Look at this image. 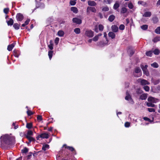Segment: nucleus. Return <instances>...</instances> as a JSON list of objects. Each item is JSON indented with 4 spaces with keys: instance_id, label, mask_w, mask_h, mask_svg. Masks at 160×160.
Wrapping results in <instances>:
<instances>
[{
    "instance_id": "obj_44",
    "label": "nucleus",
    "mask_w": 160,
    "mask_h": 160,
    "mask_svg": "<svg viewBox=\"0 0 160 160\" xmlns=\"http://www.w3.org/2000/svg\"><path fill=\"white\" fill-rule=\"evenodd\" d=\"M27 113L28 116H30L33 114L32 111L29 110H28L27 112Z\"/></svg>"
},
{
    "instance_id": "obj_8",
    "label": "nucleus",
    "mask_w": 160,
    "mask_h": 160,
    "mask_svg": "<svg viewBox=\"0 0 160 160\" xmlns=\"http://www.w3.org/2000/svg\"><path fill=\"white\" fill-rule=\"evenodd\" d=\"M16 18L18 21H21L23 19V16L21 13H18L17 14Z\"/></svg>"
},
{
    "instance_id": "obj_25",
    "label": "nucleus",
    "mask_w": 160,
    "mask_h": 160,
    "mask_svg": "<svg viewBox=\"0 0 160 160\" xmlns=\"http://www.w3.org/2000/svg\"><path fill=\"white\" fill-rule=\"evenodd\" d=\"M152 20L154 23H157L158 21V18L157 17H154L152 18Z\"/></svg>"
},
{
    "instance_id": "obj_50",
    "label": "nucleus",
    "mask_w": 160,
    "mask_h": 160,
    "mask_svg": "<svg viewBox=\"0 0 160 160\" xmlns=\"http://www.w3.org/2000/svg\"><path fill=\"white\" fill-rule=\"evenodd\" d=\"M59 40V39L58 38H56L55 39L54 42L57 45L58 43Z\"/></svg>"
},
{
    "instance_id": "obj_57",
    "label": "nucleus",
    "mask_w": 160,
    "mask_h": 160,
    "mask_svg": "<svg viewBox=\"0 0 160 160\" xmlns=\"http://www.w3.org/2000/svg\"><path fill=\"white\" fill-rule=\"evenodd\" d=\"M128 52L130 53V54L131 56L134 53V52L133 51V50H132L131 51L129 49L128 50Z\"/></svg>"
},
{
    "instance_id": "obj_43",
    "label": "nucleus",
    "mask_w": 160,
    "mask_h": 160,
    "mask_svg": "<svg viewBox=\"0 0 160 160\" xmlns=\"http://www.w3.org/2000/svg\"><path fill=\"white\" fill-rule=\"evenodd\" d=\"M125 28V26L123 24H121L119 27V29L120 30H123Z\"/></svg>"
},
{
    "instance_id": "obj_61",
    "label": "nucleus",
    "mask_w": 160,
    "mask_h": 160,
    "mask_svg": "<svg viewBox=\"0 0 160 160\" xmlns=\"http://www.w3.org/2000/svg\"><path fill=\"white\" fill-rule=\"evenodd\" d=\"M98 17L100 18H103V16L101 13H99L98 14Z\"/></svg>"
},
{
    "instance_id": "obj_60",
    "label": "nucleus",
    "mask_w": 160,
    "mask_h": 160,
    "mask_svg": "<svg viewBox=\"0 0 160 160\" xmlns=\"http://www.w3.org/2000/svg\"><path fill=\"white\" fill-rule=\"evenodd\" d=\"M159 82L160 81L159 80H157L154 82V84L156 85L158 84Z\"/></svg>"
},
{
    "instance_id": "obj_47",
    "label": "nucleus",
    "mask_w": 160,
    "mask_h": 160,
    "mask_svg": "<svg viewBox=\"0 0 160 160\" xmlns=\"http://www.w3.org/2000/svg\"><path fill=\"white\" fill-rule=\"evenodd\" d=\"M33 132L31 130H28V132L26 135H29V136H30V135H33Z\"/></svg>"
},
{
    "instance_id": "obj_3",
    "label": "nucleus",
    "mask_w": 160,
    "mask_h": 160,
    "mask_svg": "<svg viewBox=\"0 0 160 160\" xmlns=\"http://www.w3.org/2000/svg\"><path fill=\"white\" fill-rule=\"evenodd\" d=\"M49 137V135L48 133H43L38 135L37 137V140H39L40 138H48Z\"/></svg>"
},
{
    "instance_id": "obj_11",
    "label": "nucleus",
    "mask_w": 160,
    "mask_h": 160,
    "mask_svg": "<svg viewBox=\"0 0 160 160\" xmlns=\"http://www.w3.org/2000/svg\"><path fill=\"white\" fill-rule=\"evenodd\" d=\"M13 54L15 57L18 58L20 55V52L18 50L15 49L13 51Z\"/></svg>"
},
{
    "instance_id": "obj_54",
    "label": "nucleus",
    "mask_w": 160,
    "mask_h": 160,
    "mask_svg": "<svg viewBox=\"0 0 160 160\" xmlns=\"http://www.w3.org/2000/svg\"><path fill=\"white\" fill-rule=\"evenodd\" d=\"M70 3L71 5H74L76 4V2L75 1H71L70 2Z\"/></svg>"
},
{
    "instance_id": "obj_30",
    "label": "nucleus",
    "mask_w": 160,
    "mask_h": 160,
    "mask_svg": "<svg viewBox=\"0 0 160 160\" xmlns=\"http://www.w3.org/2000/svg\"><path fill=\"white\" fill-rule=\"evenodd\" d=\"M119 4L118 2H116L113 6V8L115 9H117L119 7Z\"/></svg>"
},
{
    "instance_id": "obj_41",
    "label": "nucleus",
    "mask_w": 160,
    "mask_h": 160,
    "mask_svg": "<svg viewBox=\"0 0 160 160\" xmlns=\"http://www.w3.org/2000/svg\"><path fill=\"white\" fill-rule=\"evenodd\" d=\"M160 40V38L158 37L155 38L153 40V41L155 42H157Z\"/></svg>"
},
{
    "instance_id": "obj_15",
    "label": "nucleus",
    "mask_w": 160,
    "mask_h": 160,
    "mask_svg": "<svg viewBox=\"0 0 160 160\" xmlns=\"http://www.w3.org/2000/svg\"><path fill=\"white\" fill-rule=\"evenodd\" d=\"M63 147L65 148H67L71 151H75L74 148L72 147H69L67 146L66 144H64L63 145Z\"/></svg>"
},
{
    "instance_id": "obj_19",
    "label": "nucleus",
    "mask_w": 160,
    "mask_h": 160,
    "mask_svg": "<svg viewBox=\"0 0 160 160\" xmlns=\"http://www.w3.org/2000/svg\"><path fill=\"white\" fill-rule=\"evenodd\" d=\"M147 94H143L140 96V99L142 100H145L147 98Z\"/></svg>"
},
{
    "instance_id": "obj_64",
    "label": "nucleus",
    "mask_w": 160,
    "mask_h": 160,
    "mask_svg": "<svg viewBox=\"0 0 160 160\" xmlns=\"http://www.w3.org/2000/svg\"><path fill=\"white\" fill-rule=\"evenodd\" d=\"M157 5L158 6H159L160 5V0H159L158 1L157 3Z\"/></svg>"
},
{
    "instance_id": "obj_12",
    "label": "nucleus",
    "mask_w": 160,
    "mask_h": 160,
    "mask_svg": "<svg viewBox=\"0 0 160 160\" xmlns=\"http://www.w3.org/2000/svg\"><path fill=\"white\" fill-rule=\"evenodd\" d=\"M139 81L140 80L141 84L142 85L149 84V83L147 80L144 79H138Z\"/></svg>"
},
{
    "instance_id": "obj_1",
    "label": "nucleus",
    "mask_w": 160,
    "mask_h": 160,
    "mask_svg": "<svg viewBox=\"0 0 160 160\" xmlns=\"http://www.w3.org/2000/svg\"><path fill=\"white\" fill-rule=\"evenodd\" d=\"M1 143L5 146L9 145L14 143L15 142V138L11 135H5L1 137Z\"/></svg>"
},
{
    "instance_id": "obj_37",
    "label": "nucleus",
    "mask_w": 160,
    "mask_h": 160,
    "mask_svg": "<svg viewBox=\"0 0 160 160\" xmlns=\"http://www.w3.org/2000/svg\"><path fill=\"white\" fill-rule=\"evenodd\" d=\"M28 151V149L27 148H24L22 150V153H26Z\"/></svg>"
},
{
    "instance_id": "obj_53",
    "label": "nucleus",
    "mask_w": 160,
    "mask_h": 160,
    "mask_svg": "<svg viewBox=\"0 0 160 160\" xmlns=\"http://www.w3.org/2000/svg\"><path fill=\"white\" fill-rule=\"evenodd\" d=\"M112 0H104V2L108 4H110L112 2Z\"/></svg>"
},
{
    "instance_id": "obj_18",
    "label": "nucleus",
    "mask_w": 160,
    "mask_h": 160,
    "mask_svg": "<svg viewBox=\"0 0 160 160\" xmlns=\"http://www.w3.org/2000/svg\"><path fill=\"white\" fill-rule=\"evenodd\" d=\"M115 18V16L113 15H112L109 16L108 20L110 22H112L114 20Z\"/></svg>"
},
{
    "instance_id": "obj_22",
    "label": "nucleus",
    "mask_w": 160,
    "mask_h": 160,
    "mask_svg": "<svg viewBox=\"0 0 160 160\" xmlns=\"http://www.w3.org/2000/svg\"><path fill=\"white\" fill-rule=\"evenodd\" d=\"M108 36L111 37L112 39L115 38V34L112 32H110L108 34Z\"/></svg>"
},
{
    "instance_id": "obj_4",
    "label": "nucleus",
    "mask_w": 160,
    "mask_h": 160,
    "mask_svg": "<svg viewBox=\"0 0 160 160\" xmlns=\"http://www.w3.org/2000/svg\"><path fill=\"white\" fill-rule=\"evenodd\" d=\"M134 74V76L136 77H139L142 75V72L139 68L137 67L135 68Z\"/></svg>"
},
{
    "instance_id": "obj_52",
    "label": "nucleus",
    "mask_w": 160,
    "mask_h": 160,
    "mask_svg": "<svg viewBox=\"0 0 160 160\" xmlns=\"http://www.w3.org/2000/svg\"><path fill=\"white\" fill-rule=\"evenodd\" d=\"M148 110L150 112H155V110L152 108H148Z\"/></svg>"
},
{
    "instance_id": "obj_21",
    "label": "nucleus",
    "mask_w": 160,
    "mask_h": 160,
    "mask_svg": "<svg viewBox=\"0 0 160 160\" xmlns=\"http://www.w3.org/2000/svg\"><path fill=\"white\" fill-rule=\"evenodd\" d=\"M13 21L11 18H10L9 21H7V24L8 26H12L13 24Z\"/></svg>"
},
{
    "instance_id": "obj_48",
    "label": "nucleus",
    "mask_w": 160,
    "mask_h": 160,
    "mask_svg": "<svg viewBox=\"0 0 160 160\" xmlns=\"http://www.w3.org/2000/svg\"><path fill=\"white\" fill-rule=\"evenodd\" d=\"M125 126L126 128H128L130 126V123L129 122H126L125 123Z\"/></svg>"
},
{
    "instance_id": "obj_62",
    "label": "nucleus",
    "mask_w": 160,
    "mask_h": 160,
    "mask_svg": "<svg viewBox=\"0 0 160 160\" xmlns=\"http://www.w3.org/2000/svg\"><path fill=\"white\" fill-rule=\"evenodd\" d=\"M107 34L106 32H104V37L105 38L106 40L107 41Z\"/></svg>"
},
{
    "instance_id": "obj_35",
    "label": "nucleus",
    "mask_w": 160,
    "mask_h": 160,
    "mask_svg": "<svg viewBox=\"0 0 160 160\" xmlns=\"http://www.w3.org/2000/svg\"><path fill=\"white\" fill-rule=\"evenodd\" d=\"M141 28L143 30H146L148 28V25H144L141 27Z\"/></svg>"
},
{
    "instance_id": "obj_39",
    "label": "nucleus",
    "mask_w": 160,
    "mask_h": 160,
    "mask_svg": "<svg viewBox=\"0 0 160 160\" xmlns=\"http://www.w3.org/2000/svg\"><path fill=\"white\" fill-rule=\"evenodd\" d=\"M155 32L157 34H160V27H158L155 31Z\"/></svg>"
},
{
    "instance_id": "obj_34",
    "label": "nucleus",
    "mask_w": 160,
    "mask_h": 160,
    "mask_svg": "<svg viewBox=\"0 0 160 160\" xmlns=\"http://www.w3.org/2000/svg\"><path fill=\"white\" fill-rule=\"evenodd\" d=\"M74 32L76 34H78L80 33V29L79 28H75L74 29Z\"/></svg>"
},
{
    "instance_id": "obj_46",
    "label": "nucleus",
    "mask_w": 160,
    "mask_h": 160,
    "mask_svg": "<svg viewBox=\"0 0 160 160\" xmlns=\"http://www.w3.org/2000/svg\"><path fill=\"white\" fill-rule=\"evenodd\" d=\"M98 28L99 30L102 31L104 28V27L101 24H100L98 25Z\"/></svg>"
},
{
    "instance_id": "obj_23",
    "label": "nucleus",
    "mask_w": 160,
    "mask_h": 160,
    "mask_svg": "<svg viewBox=\"0 0 160 160\" xmlns=\"http://www.w3.org/2000/svg\"><path fill=\"white\" fill-rule=\"evenodd\" d=\"M26 137L29 140V143H30L31 141L35 140L33 138L30 136H29V135H26Z\"/></svg>"
},
{
    "instance_id": "obj_42",
    "label": "nucleus",
    "mask_w": 160,
    "mask_h": 160,
    "mask_svg": "<svg viewBox=\"0 0 160 160\" xmlns=\"http://www.w3.org/2000/svg\"><path fill=\"white\" fill-rule=\"evenodd\" d=\"M152 67L155 68H157L158 67V64L156 62H154L151 64Z\"/></svg>"
},
{
    "instance_id": "obj_40",
    "label": "nucleus",
    "mask_w": 160,
    "mask_h": 160,
    "mask_svg": "<svg viewBox=\"0 0 160 160\" xmlns=\"http://www.w3.org/2000/svg\"><path fill=\"white\" fill-rule=\"evenodd\" d=\"M128 7L130 9H132L134 7V6L132 3L129 2L128 4Z\"/></svg>"
},
{
    "instance_id": "obj_16",
    "label": "nucleus",
    "mask_w": 160,
    "mask_h": 160,
    "mask_svg": "<svg viewBox=\"0 0 160 160\" xmlns=\"http://www.w3.org/2000/svg\"><path fill=\"white\" fill-rule=\"evenodd\" d=\"M88 5L90 6H94L96 5V3L94 1H89L88 2Z\"/></svg>"
},
{
    "instance_id": "obj_45",
    "label": "nucleus",
    "mask_w": 160,
    "mask_h": 160,
    "mask_svg": "<svg viewBox=\"0 0 160 160\" xmlns=\"http://www.w3.org/2000/svg\"><path fill=\"white\" fill-rule=\"evenodd\" d=\"M9 9L8 8H5L3 10V12L6 14H7L9 12Z\"/></svg>"
},
{
    "instance_id": "obj_29",
    "label": "nucleus",
    "mask_w": 160,
    "mask_h": 160,
    "mask_svg": "<svg viewBox=\"0 0 160 160\" xmlns=\"http://www.w3.org/2000/svg\"><path fill=\"white\" fill-rule=\"evenodd\" d=\"M53 51L52 50L49 51L48 52V56L50 60H51L52 57Z\"/></svg>"
},
{
    "instance_id": "obj_51",
    "label": "nucleus",
    "mask_w": 160,
    "mask_h": 160,
    "mask_svg": "<svg viewBox=\"0 0 160 160\" xmlns=\"http://www.w3.org/2000/svg\"><path fill=\"white\" fill-rule=\"evenodd\" d=\"M144 89L146 91H148L149 90V88L148 86H144L143 87Z\"/></svg>"
},
{
    "instance_id": "obj_2",
    "label": "nucleus",
    "mask_w": 160,
    "mask_h": 160,
    "mask_svg": "<svg viewBox=\"0 0 160 160\" xmlns=\"http://www.w3.org/2000/svg\"><path fill=\"white\" fill-rule=\"evenodd\" d=\"M148 101V102H147V105L148 107H154L155 105L153 103H156L159 101V100L152 97H149Z\"/></svg>"
},
{
    "instance_id": "obj_59",
    "label": "nucleus",
    "mask_w": 160,
    "mask_h": 160,
    "mask_svg": "<svg viewBox=\"0 0 160 160\" xmlns=\"http://www.w3.org/2000/svg\"><path fill=\"white\" fill-rule=\"evenodd\" d=\"M12 125L13 126H14V128L15 129H16L18 128V125H16V123L15 122H13Z\"/></svg>"
},
{
    "instance_id": "obj_31",
    "label": "nucleus",
    "mask_w": 160,
    "mask_h": 160,
    "mask_svg": "<svg viewBox=\"0 0 160 160\" xmlns=\"http://www.w3.org/2000/svg\"><path fill=\"white\" fill-rule=\"evenodd\" d=\"M127 11V9L125 7H123L121 10V13H126Z\"/></svg>"
},
{
    "instance_id": "obj_26",
    "label": "nucleus",
    "mask_w": 160,
    "mask_h": 160,
    "mask_svg": "<svg viewBox=\"0 0 160 160\" xmlns=\"http://www.w3.org/2000/svg\"><path fill=\"white\" fill-rule=\"evenodd\" d=\"M49 148V145L47 144H44L43 145L42 149L44 151H45Z\"/></svg>"
},
{
    "instance_id": "obj_10",
    "label": "nucleus",
    "mask_w": 160,
    "mask_h": 160,
    "mask_svg": "<svg viewBox=\"0 0 160 160\" xmlns=\"http://www.w3.org/2000/svg\"><path fill=\"white\" fill-rule=\"evenodd\" d=\"M15 45V43L14 42L11 44L9 45L7 48V49L9 51H10L12 50V49L14 47Z\"/></svg>"
},
{
    "instance_id": "obj_58",
    "label": "nucleus",
    "mask_w": 160,
    "mask_h": 160,
    "mask_svg": "<svg viewBox=\"0 0 160 160\" xmlns=\"http://www.w3.org/2000/svg\"><path fill=\"white\" fill-rule=\"evenodd\" d=\"M30 21V19H28L24 22V23L26 25L28 24L29 22Z\"/></svg>"
},
{
    "instance_id": "obj_14",
    "label": "nucleus",
    "mask_w": 160,
    "mask_h": 160,
    "mask_svg": "<svg viewBox=\"0 0 160 160\" xmlns=\"http://www.w3.org/2000/svg\"><path fill=\"white\" fill-rule=\"evenodd\" d=\"M112 30L114 32H117L118 30V26L115 25L112 26L111 27Z\"/></svg>"
},
{
    "instance_id": "obj_63",
    "label": "nucleus",
    "mask_w": 160,
    "mask_h": 160,
    "mask_svg": "<svg viewBox=\"0 0 160 160\" xmlns=\"http://www.w3.org/2000/svg\"><path fill=\"white\" fill-rule=\"evenodd\" d=\"M143 2L142 1H140L138 2V4H142L143 3Z\"/></svg>"
},
{
    "instance_id": "obj_55",
    "label": "nucleus",
    "mask_w": 160,
    "mask_h": 160,
    "mask_svg": "<svg viewBox=\"0 0 160 160\" xmlns=\"http://www.w3.org/2000/svg\"><path fill=\"white\" fill-rule=\"evenodd\" d=\"M136 92L138 94H141L142 92V91L140 89H138L137 90Z\"/></svg>"
},
{
    "instance_id": "obj_9",
    "label": "nucleus",
    "mask_w": 160,
    "mask_h": 160,
    "mask_svg": "<svg viewBox=\"0 0 160 160\" xmlns=\"http://www.w3.org/2000/svg\"><path fill=\"white\" fill-rule=\"evenodd\" d=\"M72 21L73 22L77 24H80L82 23L81 19L77 18H74L72 19Z\"/></svg>"
},
{
    "instance_id": "obj_49",
    "label": "nucleus",
    "mask_w": 160,
    "mask_h": 160,
    "mask_svg": "<svg viewBox=\"0 0 160 160\" xmlns=\"http://www.w3.org/2000/svg\"><path fill=\"white\" fill-rule=\"evenodd\" d=\"M102 10L103 11H107L109 10V8L107 7H104L102 8Z\"/></svg>"
},
{
    "instance_id": "obj_17",
    "label": "nucleus",
    "mask_w": 160,
    "mask_h": 160,
    "mask_svg": "<svg viewBox=\"0 0 160 160\" xmlns=\"http://www.w3.org/2000/svg\"><path fill=\"white\" fill-rule=\"evenodd\" d=\"M151 15V12H146L143 15V16L144 17H150Z\"/></svg>"
},
{
    "instance_id": "obj_32",
    "label": "nucleus",
    "mask_w": 160,
    "mask_h": 160,
    "mask_svg": "<svg viewBox=\"0 0 160 160\" xmlns=\"http://www.w3.org/2000/svg\"><path fill=\"white\" fill-rule=\"evenodd\" d=\"M53 44L52 42V41H50V44L48 45V47L51 50H52L53 49Z\"/></svg>"
},
{
    "instance_id": "obj_33",
    "label": "nucleus",
    "mask_w": 160,
    "mask_h": 160,
    "mask_svg": "<svg viewBox=\"0 0 160 160\" xmlns=\"http://www.w3.org/2000/svg\"><path fill=\"white\" fill-rule=\"evenodd\" d=\"M32 126V123H27L26 127L28 129L31 128Z\"/></svg>"
},
{
    "instance_id": "obj_13",
    "label": "nucleus",
    "mask_w": 160,
    "mask_h": 160,
    "mask_svg": "<svg viewBox=\"0 0 160 160\" xmlns=\"http://www.w3.org/2000/svg\"><path fill=\"white\" fill-rule=\"evenodd\" d=\"M126 96L125 97V99L127 100L132 101L131 97L128 92L127 91L126 92Z\"/></svg>"
},
{
    "instance_id": "obj_6",
    "label": "nucleus",
    "mask_w": 160,
    "mask_h": 160,
    "mask_svg": "<svg viewBox=\"0 0 160 160\" xmlns=\"http://www.w3.org/2000/svg\"><path fill=\"white\" fill-rule=\"evenodd\" d=\"M141 68L143 71V73L147 76L149 75V72L147 70L148 66L147 65H145L144 66L143 65L141 66Z\"/></svg>"
},
{
    "instance_id": "obj_56",
    "label": "nucleus",
    "mask_w": 160,
    "mask_h": 160,
    "mask_svg": "<svg viewBox=\"0 0 160 160\" xmlns=\"http://www.w3.org/2000/svg\"><path fill=\"white\" fill-rule=\"evenodd\" d=\"M37 119L39 121H41L42 120V118L41 116L38 115L37 117Z\"/></svg>"
},
{
    "instance_id": "obj_7",
    "label": "nucleus",
    "mask_w": 160,
    "mask_h": 160,
    "mask_svg": "<svg viewBox=\"0 0 160 160\" xmlns=\"http://www.w3.org/2000/svg\"><path fill=\"white\" fill-rule=\"evenodd\" d=\"M90 11L93 12H96V9L94 7H88L87 9V12L88 14H89Z\"/></svg>"
},
{
    "instance_id": "obj_36",
    "label": "nucleus",
    "mask_w": 160,
    "mask_h": 160,
    "mask_svg": "<svg viewBox=\"0 0 160 160\" xmlns=\"http://www.w3.org/2000/svg\"><path fill=\"white\" fill-rule=\"evenodd\" d=\"M152 53V52L151 51H147L146 52V54L147 56L151 57Z\"/></svg>"
},
{
    "instance_id": "obj_28",
    "label": "nucleus",
    "mask_w": 160,
    "mask_h": 160,
    "mask_svg": "<svg viewBox=\"0 0 160 160\" xmlns=\"http://www.w3.org/2000/svg\"><path fill=\"white\" fill-rule=\"evenodd\" d=\"M64 34V32L62 30H59L58 32V35L59 37H63Z\"/></svg>"
},
{
    "instance_id": "obj_5",
    "label": "nucleus",
    "mask_w": 160,
    "mask_h": 160,
    "mask_svg": "<svg viewBox=\"0 0 160 160\" xmlns=\"http://www.w3.org/2000/svg\"><path fill=\"white\" fill-rule=\"evenodd\" d=\"M85 34L88 37L92 38L94 35V33L91 30H87L85 31Z\"/></svg>"
},
{
    "instance_id": "obj_38",
    "label": "nucleus",
    "mask_w": 160,
    "mask_h": 160,
    "mask_svg": "<svg viewBox=\"0 0 160 160\" xmlns=\"http://www.w3.org/2000/svg\"><path fill=\"white\" fill-rule=\"evenodd\" d=\"M155 55H158L160 53V51L158 49H155L153 51Z\"/></svg>"
},
{
    "instance_id": "obj_20",
    "label": "nucleus",
    "mask_w": 160,
    "mask_h": 160,
    "mask_svg": "<svg viewBox=\"0 0 160 160\" xmlns=\"http://www.w3.org/2000/svg\"><path fill=\"white\" fill-rule=\"evenodd\" d=\"M102 35V34L100 33L98 34L97 35L95 36L93 38L92 40L96 42L97 41L99 37L101 36Z\"/></svg>"
},
{
    "instance_id": "obj_27",
    "label": "nucleus",
    "mask_w": 160,
    "mask_h": 160,
    "mask_svg": "<svg viewBox=\"0 0 160 160\" xmlns=\"http://www.w3.org/2000/svg\"><path fill=\"white\" fill-rule=\"evenodd\" d=\"M71 10L75 13H77L78 12V9L75 7H72L71 8Z\"/></svg>"
},
{
    "instance_id": "obj_24",
    "label": "nucleus",
    "mask_w": 160,
    "mask_h": 160,
    "mask_svg": "<svg viewBox=\"0 0 160 160\" xmlns=\"http://www.w3.org/2000/svg\"><path fill=\"white\" fill-rule=\"evenodd\" d=\"M20 24L17 23H15L13 25V27L16 30H18L20 28Z\"/></svg>"
}]
</instances>
